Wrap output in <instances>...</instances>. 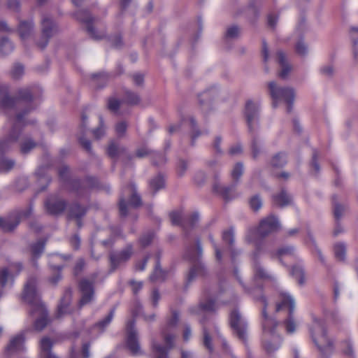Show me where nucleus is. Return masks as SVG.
<instances>
[{
    "label": "nucleus",
    "instance_id": "nucleus-47",
    "mask_svg": "<svg viewBox=\"0 0 358 358\" xmlns=\"http://www.w3.org/2000/svg\"><path fill=\"white\" fill-rule=\"evenodd\" d=\"M334 255L339 261H343L345 255V247L342 243L336 244L334 246Z\"/></svg>",
    "mask_w": 358,
    "mask_h": 358
},
{
    "label": "nucleus",
    "instance_id": "nucleus-2",
    "mask_svg": "<svg viewBox=\"0 0 358 358\" xmlns=\"http://www.w3.org/2000/svg\"><path fill=\"white\" fill-rule=\"evenodd\" d=\"M42 90L39 87L34 86L20 89L17 92L16 99L8 96V88L0 86V107L4 110H10L22 106L23 103H31L41 95Z\"/></svg>",
    "mask_w": 358,
    "mask_h": 358
},
{
    "label": "nucleus",
    "instance_id": "nucleus-12",
    "mask_svg": "<svg viewBox=\"0 0 358 358\" xmlns=\"http://www.w3.org/2000/svg\"><path fill=\"white\" fill-rule=\"evenodd\" d=\"M41 41L37 43V45L43 49L48 43L49 39L57 31V25L52 19L48 15H43L41 20Z\"/></svg>",
    "mask_w": 358,
    "mask_h": 358
},
{
    "label": "nucleus",
    "instance_id": "nucleus-9",
    "mask_svg": "<svg viewBox=\"0 0 358 358\" xmlns=\"http://www.w3.org/2000/svg\"><path fill=\"white\" fill-rule=\"evenodd\" d=\"M280 301L276 304V311L279 312L284 308H287L289 315L287 320L285 321V327L288 333H293L296 329V324L294 321L292 314L295 307V303L293 298L284 292L280 293Z\"/></svg>",
    "mask_w": 358,
    "mask_h": 358
},
{
    "label": "nucleus",
    "instance_id": "nucleus-17",
    "mask_svg": "<svg viewBox=\"0 0 358 358\" xmlns=\"http://www.w3.org/2000/svg\"><path fill=\"white\" fill-rule=\"evenodd\" d=\"M279 228L280 224L278 219L273 215H270L260 222L257 229V234L260 237H265L276 231Z\"/></svg>",
    "mask_w": 358,
    "mask_h": 358
},
{
    "label": "nucleus",
    "instance_id": "nucleus-37",
    "mask_svg": "<svg viewBox=\"0 0 358 358\" xmlns=\"http://www.w3.org/2000/svg\"><path fill=\"white\" fill-rule=\"evenodd\" d=\"M287 163L285 155L278 153L271 159L270 164L273 168H281Z\"/></svg>",
    "mask_w": 358,
    "mask_h": 358
},
{
    "label": "nucleus",
    "instance_id": "nucleus-22",
    "mask_svg": "<svg viewBox=\"0 0 358 358\" xmlns=\"http://www.w3.org/2000/svg\"><path fill=\"white\" fill-rule=\"evenodd\" d=\"M222 240L229 247L231 260L234 263L235 262L236 257L238 256L240 252L233 248L234 243V234L232 229H228L222 233Z\"/></svg>",
    "mask_w": 358,
    "mask_h": 358
},
{
    "label": "nucleus",
    "instance_id": "nucleus-57",
    "mask_svg": "<svg viewBox=\"0 0 358 358\" xmlns=\"http://www.w3.org/2000/svg\"><path fill=\"white\" fill-rule=\"evenodd\" d=\"M154 238V234L151 231H149L146 234H144L139 239L140 243L143 247H145L148 245Z\"/></svg>",
    "mask_w": 358,
    "mask_h": 358
},
{
    "label": "nucleus",
    "instance_id": "nucleus-41",
    "mask_svg": "<svg viewBox=\"0 0 358 358\" xmlns=\"http://www.w3.org/2000/svg\"><path fill=\"white\" fill-rule=\"evenodd\" d=\"M184 124L189 127L192 130V143L193 144L196 137L199 136L201 134L199 131L195 130L196 125V121L192 117H189L187 120H184Z\"/></svg>",
    "mask_w": 358,
    "mask_h": 358
},
{
    "label": "nucleus",
    "instance_id": "nucleus-6",
    "mask_svg": "<svg viewBox=\"0 0 358 358\" xmlns=\"http://www.w3.org/2000/svg\"><path fill=\"white\" fill-rule=\"evenodd\" d=\"M310 331L313 343L322 354L327 355L333 351V341L326 334L323 321L315 319Z\"/></svg>",
    "mask_w": 358,
    "mask_h": 358
},
{
    "label": "nucleus",
    "instance_id": "nucleus-63",
    "mask_svg": "<svg viewBox=\"0 0 358 358\" xmlns=\"http://www.w3.org/2000/svg\"><path fill=\"white\" fill-rule=\"evenodd\" d=\"M143 306L141 303L138 301L135 300L131 306V313L134 317L138 316L141 314Z\"/></svg>",
    "mask_w": 358,
    "mask_h": 358
},
{
    "label": "nucleus",
    "instance_id": "nucleus-11",
    "mask_svg": "<svg viewBox=\"0 0 358 358\" xmlns=\"http://www.w3.org/2000/svg\"><path fill=\"white\" fill-rule=\"evenodd\" d=\"M129 197V203L134 207H138L141 204L140 196L136 194L135 187L131 184L123 189L122 194L120 199L119 210L121 216L125 217L127 215V206L126 199Z\"/></svg>",
    "mask_w": 358,
    "mask_h": 358
},
{
    "label": "nucleus",
    "instance_id": "nucleus-52",
    "mask_svg": "<svg viewBox=\"0 0 358 358\" xmlns=\"http://www.w3.org/2000/svg\"><path fill=\"white\" fill-rule=\"evenodd\" d=\"M125 99L127 103L130 105H136L140 102V97L138 94L127 91L125 94Z\"/></svg>",
    "mask_w": 358,
    "mask_h": 358
},
{
    "label": "nucleus",
    "instance_id": "nucleus-60",
    "mask_svg": "<svg viewBox=\"0 0 358 358\" xmlns=\"http://www.w3.org/2000/svg\"><path fill=\"white\" fill-rule=\"evenodd\" d=\"M120 234V231L118 229L113 230L112 231L113 236H110L109 238L101 242L102 245L106 248L111 247L115 242L114 236H117Z\"/></svg>",
    "mask_w": 358,
    "mask_h": 358
},
{
    "label": "nucleus",
    "instance_id": "nucleus-5",
    "mask_svg": "<svg viewBox=\"0 0 358 358\" xmlns=\"http://www.w3.org/2000/svg\"><path fill=\"white\" fill-rule=\"evenodd\" d=\"M259 104L258 102H254L249 100L245 103V117L247 121L248 130L252 136V152L253 158H257L260 152V143L256 136V131L259 128Z\"/></svg>",
    "mask_w": 358,
    "mask_h": 358
},
{
    "label": "nucleus",
    "instance_id": "nucleus-39",
    "mask_svg": "<svg viewBox=\"0 0 358 358\" xmlns=\"http://www.w3.org/2000/svg\"><path fill=\"white\" fill-rule=\"evenodd\" d=\"M291 274L298 280L299 285L304 283V271L301 266H294L292 268Z\"/></svg>",
    "mask_w": 358,
    "mask_h": 358
},
{
    "label": "nucleus",
    "instance_id": "nucleus-61",
    "mask_svg": "<svg viewBox=\"0 0 358 358\" xmlns=\"http://www.w3.org/2000/svg\"><path fill=\"white\" fill-rule=\"evenodd\" d=\"M215 302L212 300H208L205 303H200L199 310L202 311H213L215 310Z\"/></svg>",
    "mask_w": 358,
    "mask_h": 358
},
{
    "label": "nucleus",
    "instance_id": "nucleus-27",
    "mask_svg": "<svg viewBox=\"0 0 358 358\" xmlns=\"http://www.w3.org/2000/svg\"><path fill=\"white\" fill-rule=\"evenodd\" d=\"M34 30V22L30 21H21L18 26V32L22 40L31 36Z\"/></svg>",
    "mask_w": 358,
    "mask_h": 358
},
{
    "label": "nucleus",
    "instance_id": "nucleus-64",
    "mask_svg": "<svg viewBox=\"0 0 358 358\" xmlns=\"http://www.w3.org/2000/svg\"><path fill=\"white\" fill-rule=\"evenodd\" d=\"M296 52L297 54L304 56L308 52V48L306 45L302 41H299L296 45Z\"/></svg>",
    "mask_w": 358,
    "mask_h": 358
},
{
    "label": "nucleus",
    "instance_id": "nucleus-14",
    "mask_svg": "<svg viewBox=\"0 0 358 358\" xmlns=\"http://www.w3.org/2000/svg\"><path fill=\"white\" fill-rule=\"evenodd\" d=\"M75 16L77 20L87 24V31L93 38L96 40H101L105 37L106 32L104 30L100 31H96L95 30L94 24L96 19L92 17L88 12L85 10H80L75 13Z\"/></svg>",
    "mask_w": 358,
    "mask_h": 358
},
{
    "label": "nucleus",
    "instance_id": "nucleus-26",
    "mask_svg": "<svg viewBox=\"0 0 358 358\" xmlns=\"http://www.w3.org/2000/svg\"><path fill=\"white\" fill-rule=\"evenodd\" d=\"M52 343L48 338L45 337L42 338L40 343V356L42 358H58L52 353Z\"/></svg>",
    "mask_w": 358,
    "mask_h": 358
},
{
    "label": "nucleus",
    "instance_id": "nucleus-18",
    "mask_svg": "<svg viewBox=\"0 0 358 358\" xmlns=\"http://www.w3.org/2000/svg\"><path fill=\"white\" fill-rule=\"evenodd\" d=\"M230 324L237 336L245 341L246 339V324L242 320L239 313L234 310L230 315Z\"/></svg>",
    "mask_w": 358,
    "mask_h": 358
},
{
    "label": "nucleus",
    "instance_id": "nucleus-51",
    "mask_svg": "<svg viewBox=\"0 0 358 358\" xmlns=\"http://www.w3.org/2000/svg\"><path fill=\"white\" fill-rule=\"evenodd\" d=\"M8 274L9 272L6 268L0 269V297L2 295V289L7 282Z\"/></svg>",
    "mask_w": 358,
    "mask_h": 358
},
{
    "label": "nucleus",
    "instance_id": "nucleus-56",
    "mask_svg": "<svg viewBox=\"0 0 358 358\" xmlns=\"http://www.w3.org/2000/svg\"><path fill=\"white\" fill-rule=\"evenodd\" d=\"M250 206L253 210L257 211L261 208L262 206V201L259 196H254L250 200Z\"/></svg>",
    "mask_w": 358,
    "mask_h": 358
},
{
    "label": "nucleus",
    "instance_id": "nucleus-62",
    "mask_svg": "<svg viewBox=\"0 0 358 358\" xmlns=\"http://www.w3.org/2000/svg\"><path fill=\"white\" fill-rule=\"evenodd\" d=\"M85 266V262L83 259H79L73 268L74 275H80L83 271Z\"/></svg>",
    "mask_w": 358,
    "mask_h": 358
},
{
    "label": "nucleus",
    "instance_id": "nucleus-28",
    "mask_svg": "<svg viewBox=\"0 0 358 358\" xmlns=\"http://www.w3.org/2000/svg\"><path fill=\"white\" fill-rule=\"evenodd\" d=\"M24 342L23 334H19L10 339L7 350L11 352L20 350L23 348Z\"/></svg>",
    "mask_w": 358,
    "mask_h": 358
},
{
    "label": "nucleus",
    "instance_id": "nucleus-20",
    "mask_svg": "<svg viewBox=\"0 0 358 358\" xmlns=\"http://www.w3.org/2000/svg\"><path fill=\"white\" fill-rule=\"evenodd\" d=\"M213 188L214 192L219 194L226 201L231 200L236 196L234 193L235 185L230 187H226L222 185L218 181H215L213 184Z\"/></svg>",
    "mask_w": 358,
    "mask_h": 358
},
{
    "label": "nucleus",
    "instance_id": "nucleus-25",
    "mask_svg": "<svg viewBox=\"0 0 358 358\" xmlns=\"http://www.w3.org/2000/svg\"><path fill=\"white\" fill-rule=\"evenodd\" d=\"M273 202L277 206L285 207L291 204L292 197L285 189H282L279 194L273 196Z\"/></svg>",
    "mask_w": 358,
    "mask_h": 358
},
{
    "label": "nucleus",
    "instance_id": "nucleus-16",
    "mask_svg": "<svg viewBox=\"0 0 358 358\" xmlns=\"http://www.w3.org/2000/svg\"><path fill=\"white\" fill-rule=\"evenodd\" d=\"M127 346L134 355L141 352V348L138 339V333L135 328V320H131L127 322Z\"/></svg>",
    "mask_w": 358,
    "mask_h": 358
},
{
    "label": "nucleus",
    "instance_id": "nucleus-43",
    "mask_svg": "<svg viewBox=\"0 0 358 358\" xmlns=\"http://www.w3.org/2000/svg\"><path fill=\"white\" fill-rule=\"evenodd\" d=\"M45 248V241L40 240L37 241L36 243L31 245V250L32 255L37 258L43 252Z\"/></svg>",
    "mask_w": 358,
    "mask_h": 358
},
{
    "label": "nucleus",
    "instance_id": "nucleus-32",
    "mask_svg": "<svg viewBox=\"0 0 358 358\" xmlns=\"http://www.w3.org/2000/svg\"><path fill=\"white\" fill-rule=\"evenodd\" d=\"M13 45L6 37L0 39V55H7L13 50Z\"/></svg>",
    "mask_w": 358,
    "mask_h": 358
},
{
    "label": "nucleus",
    "instance_id": "nucleus-59",
    "mask_svg": "<svg viewBox=\"0 0 358 358\" xmlns=\"http://www.w3.org/2000/svg\"><path fill=\"white\" fill-rule=\"evenodd\" d=\"M127 129V124L125 122H120L115 125V131L119 137L124 136Z\"/></svg>",
    "mask_w": 358,
    "mask_h": 358
},
{
    "label": "nucleus",
    "instance_id": "nucleus-7",
    "mask_svg": "<svg viewBox=\"0 0 358 358\" xmlns=\"http://www.w3.org/2000/svg\"><path fill=\"white\" fill-rule=\"evenodd\" d=\"M33 108L29 106L22 113H17L13 119L10 118L9 121L12 124V129L8 137L0 140V153L3 154L8 151L11 145L18 139L21 127L28 124L25 121L24 117Z\"/></svg>",
    "mask_w": 358,
    "mask_h": 358
},
{
    "label": "nucleus",
    "instance_id": "nucleus-31",
    "mask_svg": "<svg viewBox=\"0 0 358 358\" xmlns=\"http://www.w3.org/2000/svg\"><path fill=\"white\" fill-rule=\"evenodd\" d=\"M115 314V309H112L110 313L101 320L94 325V328H97L100 332H103L106 327L111 322Z\"/></svg>",
    "mask_w": 358,
    "mask_h": 358
},
{
    "label": "nucleus",
    "instance_id": "nucleus-55",
    "mask_svg": "<svg viewBox=\"0 0 358 358\" xmlns=\"http://www.w3.org/2000/svg\"><path fill=\"white\" fill-rule=\"evenodd\" d=\"M152 163L156 166L164 164L166 162V158L164 154L159 152H154L152 156Z\"/></svg>",
    "mask_w": 358,
    "mask_h": 358
},
{
    "label": "nucleus",
    "instance_id": "nucleus-35",
    "mask_svg": "<svg viewBox=\"0 0 358 358\" xmlns=\"http://www.w3.org/2000/svg\"><path fill=\"white\" fill-rule=\"evenodd\" d=\"M126 152V149L124 148H120L116 143L112 142L108 148V155L111 158H117L121 154H123Z\"/></svg>",
    "mask_w": 358,
    "mask_h": 358
},
{
    "label": "nucleus",
    "instance_id": "nucleus-23",
    "mask_svg": "<svg viewBox=\"0 0 358 358\" xmlns=\"http://www.w3.org/2000/svg\"><path fill=\"white\" fill-rule=\"evenodd\" d=\"M206 273L204 266L201 262H196L190 268L186 278L185 286L187 287L197 276L203 275Z\"/></svg>",
    "mask_w": 358,
    "mask_h": 358
},
{
    "label": "nucleus",
    "instance_id": "nucleus-13",
    "mask_svg": "<svg viewBox=\"0 0 358 358\" xmlns=\"http://www.w3.org/2000/svg\"><path fill=\"white\" fill-rule=\"evenodd\" d=\"M133 252V247L130 244L120 252H110L109 254L110 271H115L119 266L127 262L131 258Z\"/></svg>",
    "mask_w": 358,
    "mask_h": 358
},
{
    "label": "nucleus",
    "instance_id": "nucleus-45",
    "mask_svg": "<svg viewBox=\"0 0 358 358\" xmlns=\"http://www.w3.org/2000/svg\"><path fill=\"white\" fill-rule=\"evenodd\" d=\"M243 173V165L241 162H238L234 166L231 171V177L235 182H238V179Z\"/></svg>",
    "mask_w": 358,
    "mask_h": 358
},
{
    "label": "nucleus",
    "instance_id": "nucleus-4",
    "mask_svg": "<svg viewBox=\"0 0 358 358\" xmlns=\"http://www.w3.org/2000/svg\"><path fill=\"white\" fill-rule=\"evenodd\" d=\"M179 321V315L177 312L172 313L171 317L168 320L166 327L162 329V334L166 347L155 341L152 343V352L155 358H168V352L174 346L175 335L172 329Z\"/></svg>",
    "mask_w": 358,
    "mask_h": 358
},
{
    "label": "nucleus",
    "instance_id": "nucleus-46",
    "mask_svg": "<svg viewBox=\"0 0 358 358\" xmlns=\"http://www.w3.org/2000/svg\"><path fill=\"white\" fill-rule=\"evenodd\" d=\"M350 36L353 43V53L355 57L358 55L357 46L358 45V27H352L350 29Z\"/></svg>",
    "mask_w": 358,
    "mask_h": 358
},
{
    "label": "nucleus",
    "instance_id": "nucleus-53",
    "mask_svg": "<svg viewBox=\"0 0 358 358\" xmlns=\"http://www.w3.org/2000/svg\"><path fill=\"white\" fill-rule=\"evenodd\" d=\"M239 34L240 29L237 26L233 25L227 29L225 37L229 39H234L238 38Z\"/></svg>",
    "mask_w": 358,
    "mask_h": 358
},
{
    "label": "nucleus",
    "instance_id": "nucleus-48",
    "mask_svg": "<svg viewBox=\"0 0 358 358\" xmlns=\"http://www.w3.org/2000/svg\"><path fill=\"white\" fill-rule=\"evenodd\" d=\"M294 255V248L292 246H284L278 249L276 255L281 259L284 257L292 256Z\"/></svg>",
    "mask_w": 358,
    "mask_h": 358
},
{
    "label": "nucleus",
    "instance_id": "nucleus-36",
    "mask_svg": "<svg viewBox=\"0 0 358 358\" xmlns=\"http://www.w3.org/2000/svg\"><path fill=\"white\" fill-rule=\"evenodd\" d=\"M333 208H334V215L336 220L338 222L342 216L343 215L345 211V207L337 203L336 199L337 197L334 196L333 198Z\"/></svg>",
    "mask_w": 358,
    "mask_h": 358
},
{
    "label": "nucleus",
    "instance_id": "nucleus-19",
    "mask_svg": "<svg viewBox=\"0 0 358 358\" xmlns=\"http://www.w3.org/2000/svg\"><path fill=\"white\" fill-rule=\"evenodd\" d=\"M45 207L49 214L58 215L65 209L66 203L64 200L56 196H50L45 201Z\"/></svg>",
    "mask_w": 358,
    "mask_h": 358
},
{
    "label": "nucleus",
    "instance_id": "nucleus-29",
    "mask_svg": "<svg viewBox=\"0 0 358 358\" xmlns=\"http://www.w3.org/2000/svg\"><path fill=\"white\" fill-rule=\"evenodd\" d=\"M202 247L200 241L198 240L196 243V248L190 247L185 252V257L192 261L196 262L202 254Z\"/></svg>",
    "mask_w": 358,
    "mask_h": 358
},
{
    "label": "nucleus",
    "instance_id": "nucleus-38",
    "mask_svg": "<svg viewBox=\"0 0 358 358\" xmlns=\"http://www.w3.org/2000/svg\"><path fill=\"white\" fill-rule=\"evenodd\" d=\"M165 278V273L162 270L159 262H157L154 271L150 276V280L151 282H157V281H162L164 280Z\"/></svg>",
    "mask_w": 358,
    "mask_h": 358
},
{
    "label": "nucleus",
    "instance_id": "nucleus-44",
    "mask_svg": "<svg viewBox=\"0 0 358 358\" xmlns=\"http://www.w3.org/2000/svg\"><path fill=\"white\" fill-rule=\"evenodd\" d=\"M199 221V214L196 213L189 215L182 223L185 231L187 227H193Z\"/></svg>",
    "mask_w": 358,
    "mask_h": 358
},
{
    "label": "nucleus",
    "instance_id": "nucleus-54",
    "mask_svg": "<svg viewBox=\"0 0 358 358\" xmlns=\"http://www.w3.org/2000/svg\"><path fill=\"white\" fill-rule=\"evenodd\" d=\"M203 344L206 348H207L210 352H212L213 350V344L211 342V338L210 336V334L206 328L203 327Z\"/></svg>",
    "mask_w": 358,
    "mask_h": 358
},
{
    "label": "nucleus",
    "instance_id": "nucleus-10",
    "mask_svg": "<svg viewBox=\"0 0 358 358\" xmlns=\"http://www.w3.org/2000/svg\"><path fill=\"white\" fill-rule=\"evenodd\" d=\"M32 213L31 207L14 213L7 218L0 217V228L6 232L12 231L19 224L20 221L29 218Z\"/></svg>",
    "mask_w": 358,
    "mask_h": 358
},
{
    "label": "nucleus",
    "instance_id": "nucleus-58",
    "mask_svg": "<svg viewBox=\"0 0 358 358\" xmlns=\"http://www.w3.org/2000/svg\"><path fill=\"white\" fill-rule=\"evenodd\" d=\"M120 101L115 98H110L108 101V108L113 112L117 113L120 108Z\"/></svg>",
    "mask_w": 358,
    "mask_h": 358
},
{
    "label": "nucleus",
    "instance_id": "nucleus-8",
    "mask_svg": "<svg viewBox=\"0 0 358 358\" xmlns=\"http://www.w3.org/2000/svg\"><path fill=\"white\" fill-rule=\"evenodd\" d=\"M268 93L272 99V105L276 108L278 103L284 101L287 103V112H292L295 93L293 88L289 87H281L274 81L268 83Z\"/></svg>",
    "mask_w": 358,
    "mask_h": 358
},
{
    "label": "nucleus",
    "instance_id": "nucleus-50",
    "mask_svg": "<svg viewBox=\"0 0 358 358\" xmlns=\"http://www.w3.org/2000/svg\"><path fill=\"white\" fill-rule=\"evenodd\" d=\"M24 66L20 64H15L10 72L11 76L14 79H19L24 74Z\"/></svg>",
    "mask_w": 358,
    "mask_h": 358
},
{
    "label": "nucleus",
    "instance_id": "nucleus-30",
    "mask_svg": "<svg viewBox=\"0 0 358 358\" xmlns=\"http://www.w3.org/2000/svg\"><path fill=\"white\" fill-rule=\"evenodd\" d=\"M71 299V292L70 290L66 291L64 297L62 299L59 305L58 306V315L61 316L68 313V306Z\"/></svg>",
    "mask_w": 358,
    "mask_h": 358
},
{
    "label": "nucleus",
    "instance_id": "nucleus-40",
    "mask_svg": "<svg viewBox=\"0 0 358 358\" xmlns=\"http://www.w3.org/2000/svg\"><path fill=\"white\" fill-rule=\"evenodd\" d=\"M36 145V143L31 138H24L20 143V151L23 154H27Z\"/></svg>",
    "mask_w": 358,
    "mask_h": 358
},
{
    "label": "nucleus",
    "instance_id": "nucleus-21",
    "mask_svg": "<svg viewBox=\"0 0 358 358\" xmlns=\"http://www.w3.org/2000/svg\"><path fill=\"white\" fill-rule=\"evenodd\" d=\"M276 55L277 61L281 66L278 76L282 79H286L292 71V66L287 62V57L284 52L278 50Z\"/></svg>",
    "mask_w": 358,
    "mask_h": 358
},
{
    "label": "nucleus",
    "instance_id": "nucleus-33",
    "mask_svg": "<svg viewBox=\"0 0 358 358\" xmlns=\"http://www.w3.org/2000/svg\"><path fill=\"white\" fill-rule=\"evenodd\" d=\"M164 187V179L162 176L158 175L150 181V188L153 191V195Z\"/></svg>",
    "mask_w": 358,
    "mask_h": 358
},
{
    "label": "nucleus",
    "instance_id": "nucleus-49",
    "mask_svg": "<svg viewBox=\"0 0 358 358\" xmlns=\"http://www.w3.org/2000/svg\"><path fill=\"white\" fill-rule=\"evenodd\" d=\"M54 270L58 271L57 273L52 275L49 278V282L52 285H56L58 282L62 279L61 270L63 268V266H51Z\"/></svg>",
    "mask_w": 358,
    "mask_h": 358
},
{
    "label": "nucleus",
    "instance_id": "nucleus-24",
    "mask_svg": "<svg viewBox=\"0 0 358 358\" xmlns=\"http://www.w3.org/2000/svg\"><path fill=\"white\" fill-rule=\"evenodd\" d=\"M86 212L87 210L85 208L75 203L69 208L68 217L69 219H76L77 220L78 226L80 227L81 222L80 219L85 215Z\"/></svg>",
    "mask_w": 358,
    "mask_h": 358
},
{
    "label": "nucleus",
    "instance_id": "nucleus-3",
    "mask_svg": "<svg viewBox=\"0 0 358 358\" xmlns=\"http://www.w3.org/2000/svg\"><path fill=\"white\" fill-rule=\"evenodd\" d=\"M264 307L262 315L264 320L262 322L263 327V347L266 352L268 354L273 352L278 349L281 339L280 337L275 334L274 329L278 323L271 317H269L266 313V308L268 305L266 298L262 296L259 298Z\"/></svg>",
    "mask_w": 358,
    "mask_h": 358
},
{
    "label": "nucleus",
    "instance_id": "nucleus-34",
    "mask_svg": "<svg viewBox=\"0 0 358 358\" xmlns=\"http://www.w3.org/2000/svg\"><path fill=\"white\" fill-rule=\"evenodd\" d=\"M255 278L260 280H271L272 277L257 262L254 266Z\"/></svg>",
    "mask_w": 358,
    "mask_h": 358
},
{
    "label": "nucleus",
    "instance_id": "nucleus-15",
    "mask_svg": "<svg viewBox=\"0 0 358 358\" xmlns=\"http://www.w3.org/2000/svg\"><path fill=\"white\" fill-rule=\"evenodd\" d=\"M78 288L81 294L79 301L80 307L93 301L94 298V281L83 278L79 282Z\"/></svg>",
    "mask_w": 358,
    "mask_h": 358
},
{
    "label": "nucleus",
    "instance_id": "nucleus-1",
    "mask_svg": "<svg viewBox=\"0 0 358 358\" xmlns=\"http://www.w3.org/2000/svg\"><path fill=\"white\" fill-rule=\"evenodd\" d=\"M36 285V278L34 276L29 277L24 285L22 298L31 306L30 314L36 317L34 327L40 331L47 326L49 320L46 308L41 301Z\"/></svg>",
    "mask_w": 358,
    "mask_h": 358
},
{
    "label": "nucleus",
    "instance_id": "nucleus-42",
    "mask_svg": "<svg viewBox=\"0 0 358 358\" xmlns=\"http://www.w3.org/2000/svg\"><path fill=\"white\" fill-rule=\"evenodd\" d=\"M15 166V161L6 157H0V171H8Z\"/></svg>",
    "mask_w": 358,
    "mask_h": 358
}]
</instances>
